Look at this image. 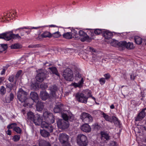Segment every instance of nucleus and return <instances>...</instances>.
<instances>
[{"instance_id": "1", "label": "nucleus", "mask_w": 146, "mask_h": 146, "mask_svg": "<svg viewBox=\"0 0 146 146\" xmlns=\"http://www.w3.org/2000/svg\"><path fill=\"white\" fill-rule=\"evenodd\" d=\"M65 113L61 115L63 119L58 120L57 124L59 128L64 129H67L69 126V123L68 120L72 121L74 119V116L72 114L68 112L65 111Z\"/></svg>"}, {"instance_id": "7", "label": "nucleus", "mask_w": 146, "mask_h": 146, "mask_svg": "<svg viewBox=\"0 0 146 146\" xmlns=\"http://www.w3.org/2000/svg\"><path fill=\"white\" fill-rule=\"evenodd\" d=\"M50 91V94L54 98H58L61 96V95L59 93H60L59 88L56 85L54 84L49 87Z\"/></svg>"}, {"instance_id": "42", "label": "nucleus", "mask_w": 146, "mask_h": 146, "mask_svg": "<svg viewBox=\"0 0 146 146\" xmlns=\"http://www.w3.org/2000/svg\"><path fill=\"white\" fill-rule=\"evenodd\" d=\"M61 36L60 33L58 31L55 32L52 34V37L55 38H57Z\"/></svg>"}, {"instance_id": "64", "label": "nucleus", "mask_w": 146, "mask_h": 146, "mask_svg": "<svg viewBox=\"0 0 146 146\" xmlns=\"http://www.w3.org/2000/svg\"><path fill=\"white\" fill-rule=\"evenodd\" d=\"M5 69H3L2 70L1 72V74L2 75L5 74Z\"/></svg>"}, {"instance_id": "38", "label": "nucleus", "mask_w": 146, "mask_h": 146, "mask_svg": "<svg viewBox=\"0 0 146 146\" xmlns=\"http://www.w3.org/2000/svg\"><path fill=\"white\" fill-rule=\"evenodd\" d=\"M6 89L4 86H2L0 88V94L2 96H3L6 93Z\"/></svg>"}, {"instance_id": "48", "label": "nucleus", "mask_w": 146, "mask_h": 146, "mask_svg": "<svg viewBox=\"0 0 146 146\" xmlns=\"http://www.w3.org/2000/svg\"><path fill=\"white\" fill-rule=\"evenodd\" d=\"M17 125V124L15 123H12L9 125L7 126V128L8 129H12L13 128H14L15 127V126H16Z\"/></svg>"}, {"instance_id": "36", "label": "nucleus", "mask_w": 146, "mask_h": 146, "mask_svg": "<svg viewBox=\"0 0 146 146\" xmlns=\"http://www.w3.org/2000/svg\"><path fill=\"white\" fill-rule=\"evenodd\" d=\"M125 48L128 49H133L134 48V46L132 42L127 43L126 42Z\"/></svg>"}, {"instance_id": "16", "label": "nucleus", "mask_w": 146, "mask_h": 146, "mask_svg": "<svg viewBox=\"0 0 146 146\" xmlns=\"http://www.w3.org/2000/svg\"><path fill=\"white\" fill-rule=\"evenodd\" d=\"M126 42L125 41H120L119 42L117 43L116 41L113 42L111 43V45L113 46L116 45V44L117 43V45L121 48L122 50H123L126 47Z\"/></svg>"}, {"instance_id": "63", "label": "nucleus", "mask_w": 146, "mask_h": 146, "mask_svg": "<svg viewBox=\"0 0 146 146\" xmlns=\"http://www.w3.org/2000/svg\"><path fill=\"white\" fill-rule=\"evenodd\" d=\"M6 133L8 135H11V131L9 129L7 131Z\"/></svg>"}, {"instance_id": "27", "label": "nucleus", "mask_w": 146, "mask_h": 146, "mask_svg": "<svg viewBox=\"0 0 146 146\" xmlns=\"http://www.w3.org/2000/svg\"><path fill=\"white\" fill-rule=\"evenodd\" d=\"M41 36L42 38L48 37L50 38L52 37V34L49 32L46 31L43 33L41 34Z\"/></svg>"}, {"instance_id": "28", "label": "nucleus", "mask_w": 146, "mask_h": 146, "mask_svg": "<svg viewBox=\"0 0 146 146\" xmlns=\"http://www.w3.org/2000/svg\"><path fill=\"white\" fill-rule=\"evenodd\" d=\"M52 72L53 74H54L58 76H60V74H59L56 68L55 67H52L48 68Z\"/></svg>"}, {"instance_id": "31", "label": "nucleus", "mask_w": 146, "mask_h": 146, "mask_svg": "<svg viewBox=\"0 0 146 146\" xmlns=\"http://www.w3.org/2000/svg\"><path fill=\"white\" fill-rule=\"evenodd\" d=\"M7 48V44H0V53L5 50Z\"/></svg>"}, {"instance_id": "20", "label": "nucleus", "mask_w": 146, "mask_h": 146, "mask_svg": "<svg viewBox=\"0 0 146 146\" xmlns=\"http://www.w3.org/2000/svg\"><path fill=\"white\" fill-rule=\"evenodd\" d=\"M27 114V121H29L31 123L33 121L35 115H34L33 113L31 111L28 112Z\"/></svg>"}, {"instance_id": "62", "label": "nucleus", "mask_w": 146, "mask_h": 146, "mask_svg": "<svg viewBox=\"0 0 146 146\" xmlns=\"http://www.w3.org/2000/svg\"><path fill=\"white\" fill-rule=\"evenodd\" d=\"M135 77L134 74H131L130 76V78L132 80H134L135 79Z\"/></svg>"}, {"instance_id": "22", "label": "nucleus", "mask_w": 146, "mask_h": 146, "mask_svg": "<svg viewBox=\"0 0 146 146\" xmlns=\"http://www.w3.org/2000/svg\"><path fill=\"white\" fill-rule=\"evenodd\" d=\"M40 133L41 135L44 137H49L50 135V132L48 131L45 129L40 130Z\"/></svg>"}, {"instance_id": "47", "label": "nucleus", "mask_w": 146, "mask_h": 146, "mask_svg": "<svg viewBox=\"0 0 146 146\" xmlns=\"http://www.w3.org/2000/svg\"><path fill=\"white\" fill-rule=\"evenodd\" d=\"M87 33H88V36H89V41L88 42H90L91 41V40L93 38L92 37L94 35V33L92 32L91 31H88L87 32Z\"/></svg>"}, {"instance_id": "34", "label": "nucleus", "mask_w": 146, "mask_h": 146, "mask_svg": "<svg viewBox=\"0 0 146 146\" xmlns=\"http://www.w3.org/2000/svg\"><path fill=\"white\" fill-rule=\"evenodd\" d=\"M135 42L137 44H141L142 43V38L140 37L137 36L134 37Z\"/></svg>"}, {"instance_id": "50", "label": "nucleus", "mask_w": 146, "mask_h": 146, "mask_svg": "<svg viewBox=\"0 0 146 146\" xmlns=\"http://www.w3.org/2000/svg\"><path fill=\"white\" fill-rule=\"evenodd\" d=\"M94 126V128L97 130H99L100 129L101 127V126L100 125H99L98 123H95L93 125Z\"/></svg>"}, {"instance_id": "2", "label": "nucleus", "mask_w": 146, "mask_h": 146, "mask_svg": "<svg viewBox=\"0 0 146 146\" xmlns=\"http://www.w3.org/2000/svg\"><path fill=\"white\" fill-rule=\"evenodd\" d=\"M28 94L27 92L24 91L22 88L19 90L17 93V97L18 99L21 102H24V106H31L33 104L29 102H27V101H29L31 100V99H28L27 98Z\"/></svg>"}, {"instance_id": "25", "label": "nucleus", "mask_w": 146, "mask_h": 146, "mask_svg": "<svg viewBox=\"0 0 146 146\" xmlns=\"http://www.w3.org/2000/svg\"><path fill=\"white\" fill-rule=\"evenodd\" d=\"M100 133L102 139H105L107 141L110 140V136L106 132L103 131H101Z\"/></svg>"}, {"instance_id": "18", "label": "nucleus", "mask_w": 146, "mask_h": 146, "mask_svg": "<svg viewBox=\"0 0 146 146\" xmlns=\"http://www.w3.org/2000/svg\"><path fill=\"white\" fill-rule=\"evenodd\" d=\"M103 35L106 39L111 38L113 36L112 33L108 30H103Z\"/></svg>"}, {"instance_id": "11", "label": "nucleus", "mask_w": 146, "mask_h": 146, "mask_svg": "<svg viewBox=\"0 0 146 146\" xmlns=\"http://www.w3.org/2000/svg\"><path fill=\"white\" fill-rule=\"evenodd\" d=\"M63 104L60 102H58L56 103L55 107L54 109V111L55 113H61V114L65 113V111H65L64 112L62 113V112L64 111Z\"/></svg>"}, {"instance_id": "29", "label": "nucleus", "mask_w": 146, "mask_h": 146, "mask_svg": "<svg viewBox=\"0 0 146 146\" xmlns=\"http://www.w3.org/2000/svg\"><path fill=\"white\" fill-rule=\"evenodd\" d=\"M5 86L7 89V92H9L12 90L14 84L11 83H7L5 84Z\"/></svg>"}, {"instance_id": "43", "label": "nucleus", "mask_w": 146, "mask_h": 146, "mask_svg": "<svg viewBox=\"0 0 146 146\" xmlns=\"http://www.w3.org/2000/svg\"><path fill=\"white\" fill-rule=\"evenodd\" d=\"M22 71L21 70H19L16 74L15 77V84L16 83L18 78L19 77V76L22 73Z\"/></svg>"}, {"instance_id": "19", "label": "nucleus", "mask_w": 146, "mask_h": 146, "mask_svg": "<svg viewBox=\"0 0 146 146\" xmlns=\"http://www.w3.org/2000/svg\"><path fill=\"white\" fill-rule=\"evenodd\" d=\"M81 129L82 131L86 133L89 132L91 131L90 127L87 123L82 125L81 127Z\"/></svg>"}, {"instance_id": "17", "label": "nucleus", "mask_w": 146, "mask_h": 146, "mask_svg": "<svg viewBox=\"0 0 146 146\" xmlns=\"http://www.w3.org/2000/svg\"><path fill=\"white\" fill-rule=\"evenodd\" d=\"M145 110H146L145 108L139 113L135 119L136 121H140L144 118L145 116Z\"/></svg>"}, {"instance_id": "56", "label": "nucleus", "mask_w": 146, "mask_h": 146, "mask_svg": "<svg viewBox=\"0 0 146 146\" xmlns=\"http://www.w3.org/2000/svg\"><path fill=\"white\" fill-rule=\"evenodd\" d=\"M39 46V44H35V45H29V47L31 48H36L38 47Z\"/></svg>"}, {"instance_id": "6", "label": "nucleus", "mask_w": 146, "mask_h": 146, "mask_svg": "<svg viewBox=\"0 0 146 146\" xmlns=\"http://www.w3.org/2000/svg\"><path fill=\"white\" fill-rule=\"evenodd\" d=\"M63 76L66 81H72L74 79L73 74L72 70L67 68L63 72Z\"/></svg>"}, {"instance_id": "52", "label": "nucleus", "mask_w": 146, "mask_h": 146, "mask_svg": "<svg viewBox=\"0 0 146 146\" xmlns=\"http://www.w3.org/2000/svg\"><path fill=\"white\" fill-rule=\"evenodd\" d=\"M47 142L44 141H40L39 142V146H45L46 145Z\"/></svg>"}, {"instance_id": "9", "label": "nucleus", "mask_w": 146, "mask_h": 146, "mask_svg": "<svg viewBox=\"0 0 146 146\" xmlns=\"http://www.w3.org/2000/svg\"><path fill=\"white\" fill-rule=\"evenodd\" d=\"M44 119L50 123H53L54 122L55 118L53 114L47 111H45L43 114Z\"/></svg>"}, {"instance_id": "37", "label": "nucleus", "mask_w": 146, "mask_h": 146, "mask_svg": "<svg viewBox=\"0 0 146 146\" xmlns=\"http://www.w3.org/2000/svg\"><path fill=\"white\" fill-rule=\"evenodd\" d=\"M40 28V27H32L31 28H30L29 27H20L16 29V31L17 30H19L20 29H38Z\"/></svg>"}, {"instance_id": "41", "label": "nucleus", "mask_w": 146, "mask_h": 146, "mask_svg": "<svg viewBox=\"0 0 146 146\" xmlns=\"http://www.w3.org/2000/svg\"><path fill=\"white\" fill-rule=\"evenodd\" d=\"M79 31V30L77 29L72 30L71 33L72 35V37H76V36L78 35Z\"/></svg>"}, {"instance_id": "60", "label": "nucleus", "mask_w": 146, "mask_h": 146, "mask_svg": "<svg viewBox=\"0 0 146 146\" xmlns=\"http://www.w3.org/2000/svg\"><path fill=\"white\" fill-rule=\"evenodd\" d=\"M44 66H49L51 65V64L49 63L48 62H46L44 63Z\"/></svg>"}, {"instance_id": "30", "label": "nucleus", "mask_w": 146, "mask_h": 146, "mask_svg": "<svg viewBox=\"0 0 146 146\" xmlns=\"http://www.w3.org/2000/svg\"><path fill=\"white\" fill-rule=\"evenodd\" d=\"M89 116H87L84 120L83 122L85 123H89L92 122L93 120L92 117L90 114H89Z\"/></svg>"}, {"instance_id": "32", "label": "nucleus", "mask_w": 146, "mask_h": 146, "mask_svg": "<svg viewBox=\"0 0 146 146\" xmlns=\"http://www.w3.org/2000/svg\"><path fill=\"white\" fill-rule=\"evenodd\" d=\"M62 36L64 38L67 39H70L72 38V33L70 32H67L64 33Z\"/></svg>"}, {"instance_id": "5", "label": "nucleus", "mask_w": 146, "mask_h": 146, "mask_svg": "<svg viewBox=\"0 0 146 146\" xmlns=\"http://www.w3.org/2000/svg\"><path fill=\"white\" fill-rule=\"evenodd\" d=\"M87 91L86 93H78L76 96L75 98L76 100L78 102L86 104L87 102L88 99L89 98L87 94Z\"/></svg>"}, {"instance_id": "53", "label": "nucleus", "mask_w": 146, "mask_h": 146, "mask_svg": "<svg viewBox=\"0 0 146 146\" xmlns=\"http://www.w3.org/2000/svg\"><path fill=\"white\" fill-rule=\"evenodd\" d=\"M87 94L88 95V97H89V98L90 97H91L92 99H93L95 101V100H96L95 98L94 97L92 96L91 94V92L90 91L87 90Z\"/></svg>"}, {"instance_id": "40", "label": "nucleus", "mask_w": 146, "mask_h": 146, "mask_svg": "<svg viewBox=\"0 0 146 146\" xmlns=\"http://www.w3.org/2000/svg\"><path fill=\"white\" fill-rule=\"evenodd\" d=\"M89 114L84 112L82 113L80 115V118L82 119L83 121L85 119V118L87 116H89Z\"/></svg>"}, {"instance_id": "26", "label": "nucleus", "mask_w": 146, "mask_h": 146, "mask_svg": "<svg viewBox=\"0 0 146 146\" xmlns=\"http://www.w3.org/2000/svg\"><path fill=\"white\" fill-rule=\"evenodd\" d=\"M36 102L37 103L36 107L37 110L38 111H41L44 108L43 103L39 100Z\"/></svg>"}, {"instance_id": "15", "label": "nucleus", "mask_w": 146, "mask_h": 146, "mask_svg": "<svg viewBox=\"0 0 146 146\" xmlns=\"http://www.w3.org/2000/svg\"><path fill=\"white\" fill-rule=\"evenodd\" d=\"M30 97L31 98H29V99H31V100L29 101H27V102H31V101H33L34 102H37L38 100V99L39 98L38 94L35 92H31L30 94Z\"/></svg>"}, {"instance_id": "46", "label": "nucleus", "mask_w": 146, "mask_h": 146, "mask_svg": "<svg viewBox=\"0 0 146 146\" xmlns=\"http://www.w3.org/2000/svg\"><path fill=\"white\" fill-rule=\"evenodd\" d=\"M103 30H102L101 29H96L94 30V33L97 35H99L102 33H103Z\"/></svg>"}, {"instance_id": "10", "label": "nucleus", "mask_w": 146, "mask_h": 146, "mask_svg": "<svg viewBox=\"0 0 146 146\" xmlns=\"http://www.w3.org/2000/svg\"><path fill=\"white\" fill-rule=\"evenodd\" d=\"M78 35L80 36V38L82 42L85 41H89V36L86 33L84 32L82 30H79L78 31Z\"/></svg>"}, {"instance_id": "54", "label": "nucleus", "mask_w": 146, "mask_h": 146, "mask_svg": "<svg viewBox=\"0 0 146 146\" xmlns=\"http://www.w3.org/2000/svg\"><path fill=\"white\" fill-rule=\"evenodd\" d=\"M23 30V29H21L20 30H17V31H19V32L20 33V34L21 36H23L25 35V31H24V30ZM15 31H17L16 29L15 30Z\"/></svg>"}, {"instance_id": "55", "label": "nucleus", "mask_w": 146, "mask_h": 146, "mask_svg": "<svg viewBox=\"0 0 146 146\" xmlns=\"http://www.w3.org/2000/svg\"><path fill=\"white\" fill-rule=\"evenodd\" d=\"M104 76L105 77V79L106 80H108L110 78L111 76L109 73L105 74L104 75Z\"/></svg>"}, {"instance_id": "61", "label": "nucleus", "mask_w": 146, "mask_h": 146, "mask_svg": "<svg viewBox=\"0 0 146 146\" xmlns=\"http://www.w3.org/2000/svg\"><path fill=\"white\" fill-rule=\"evenodd\" d=\"M62 146H70V143L68 142L62 144Z\"/></svg>"}, {"instance_id": "24", "label": "nucleus", "mask_w": 146, "mask_h": 146, "mask_svg": "<svg viewBox=\"0 0 146 146\" xmlns=\"http://www.w3.org/2000/svg\"><path fill=\"white\" fill-rule=\"evenodd\" d=\"M84 81L83 78H82L77 83H72L71 85L73 86L75 88L79 87L80 88L82 87L84 83Z\"/></svg>"}, {"instance_id": "59", "label": "nucleus", "mask_w": 146, "mask_h": 146, "mask_svg": "<svg viewBox=\"0 0 146 146\" xmlns=\"http://www.w3.org/2000/svg\"><path fill=\"white\" fill-rule=\"evenodd\" d=\"M76 77H78L79 78H81V79L82 78V76H81V74L79 73H78V74H76Z\"/></svg>"}, {"instance_id": "23", "label": "nucleus", "mask_w": 146, "mask_h": 146, "mask_svg": "<svg viewBox=\"0 0 146 146\" xmlns=\"http://www.w3.org/2000/svg\"><path fill=\"white\" fill-rule=\"evenodd\" d=\"M14 98V94L12 93H11L9 96V97H7L6 96L5 97V102L7 103H9L11 101H12Z\"/></svg>"}, {"instance_id": "58", "label": "nucleus", "mask_w": 146, "mask_h": 146, "mask_svg": "<svg viewBox=\"0 0 146 146\" xmlns=\"http://www.w3.org/2000/svg\"><path fill=\"white\" fill-rule=\"evenodd\" d=\"M110 146H117L115 142H112L110 144Z\"/></svg>"}, {"instance_id": "33", "label": "nucleus", "mask_w": 146, "mask_h": 146, "mask_svg": "<svg viewBox=\"0 0 146 146\" xmlns=\"http://www.w3.org/2000/svg\"><path fill=\"white\" fill-rule=\"evenodd\" d=\"M102 115L104 119L107 121H109L111 123L112 122V121L111 120L110 117L108 115L106 114V113L103 112Z\"/></svg>"}, {"instance_id": "57", "label": "nucleus", "mask_w": 146, "mask_h": 146, "mask_svg": "<svg viewBox=\"0 0 146 146\" xmlns=\"http://www.w3.org/2000/svg\"><path fill=\"white\" fill-rule=\"evenodd\" d=\"M41 87L43 89H46L47 87V86L45 84H41L40 85Z\"/></svg>"}, {"instance_id": "49", "label": "nucleus", "mask_w": 146, "mask_h": 146, "mask_svg": "<svg viewBox=\"0 0 146 146\" xmlns=\"http://www.w3.org/2000/svg\"><path fill=\"white\" fill-rule=\"evenodd\" d=\"M15 79V78L14 76L13 75L10 76L8 78L9 81L11 82H13Z\"/></svg>"}, {"instance_id": "39", "label": "nucleus", "mask_w": 146, "mask_h": 146, "mask_svg": "<svg viewBox=\"0 0 146 146\" xmlns=\"http://www.w3.org/2000/svg\"><path fill=\"white\" fill-rule=\"evenodd\" d=\"M21 45L18 43L13 44L11 46V49H19L21 48Z\"/></svg>"}, {"instance_id": "12", "label": "nucleus", "mask_w": 146, "mask_h": 146, "mask_svg": "<svg viewBox=\"0 0 146 146\" xmlns=\"http://www.w3.org/2000/svg\"><path fill=\"white\" fill-rule=\"evenodd\" d=\"M52 123H48L45 121H44L41 124V127L45 128V129L50 133L53 132L54 129V126Z\"/></svg>"}, {"instance_id": "35", "label": "nucleus", "mask_w": 146, "mask_h": 146, "mask_svg": "<svg viewBox=\"0 0 146 146\" xmlns=\"http://www.w3.org/2000/svg\"><path fill=\"white\" fill-rule=\"evenodd\" d=\"M111 118L112 122L114 123L115 125H119L120 122L117 118L115 116H112Z\"/></svg>"}, {"instance_id": "44", "label": "nucleus", "mask_w": 146, "mask_h": 146, "mask_svg": "<svg viewBox=\"0 0 146 146\" xmlns=\"http://www.w3.org/2000/svg\"><path fill=\"white\" fill-rule=\"evenodd\" d=\"M20 138V135H15L13 137L12 139L15 142H17L19 140Z\"/></svg>"}, {"instance_id": "45", "label": "nucleus", "mask_w": 146, "mask_h": 146, "mask_svg": "<svg viewBox=\"0 0 146 146\" xmlns=\"http://www.w3.org/2000/svg\"><path fill=\"white\" fill-rule=\"evenodd\" d=\"M13 129L18 134H21V133L22 130L18 127H15Z\"/></svg>"}, {"instance_id": "13", "label": "nucleus", "mask_w": 146, "mask_h": 146, "mask_svg": "<svg viewBox=\"0 0 146 146\" xmlns=\"http://www.w3.org/2000/svg\"><path fill=\"white\" fill-rule=\"evenodd\" d=\"M69 136L65 133H60L58 139L61 144L66 143L68 142Z\"/></svg>"}, {"instance_id": "4", "label": "nucleus", "mask_w": 146, "mask_h": 146, "mask_svg": "<svg viewBox=\"0 0 146 146\" xmlns=\"http://www.w3.org/2000/svg\"><path fill=\"white\" fill-rule=\"evenodd\" d=\"M76 141L77 144L79 146H86L88 143V140L87 137L82 134H80L78 135Z\"/></svg>"}, {"instance_id": "51", "label": "nucleus", "mask_w": 146, "mask_h": 146, "mask_svg": "<svg viewBox=\"0 0 146 146\" xmlns=\"http://www.w3.org/2000/svg\"><path fill=\"white\" fill-rule=\"evenodd\" d=\"M99 81L100 84L102 85H103L105 84L106 80L104 78H102L100 79Z\"/></svg>"}, {"instance_id": "14", "label": "nucleus", "mask_w": 146, "mask_h": 146, "mask_svg": "<svg viewBox=\"0 0 146 146\" xmlns=\"http://www.w3.org/2000/svg\"><path fill=\"white\" fill-rule=\"evenodd\" d=\"M42 117L39 115H35L33 121L31 123H34L36 125H40L41 127V124L44 121H42Z\"/></svg>"}, {"instance_id": "8", "label": "nucleus", "mask_w": 146, "mask_h": 146, "mask_svg": "<svg viewBox=\"0 0 146 146\" xmlns=\"http://www.w3.org/2000/svg\"><path fill=\"white\" fill-rule=\"evenodd\" d=\"M37 74L36 77V79L39 82H42L46 78V74L42 69L37 70Z\"/></svg>"}, {"instance_id": "3", "label": "nucleus", "mask_w": 146, "mask_h": 146, "mask_svg": "<svg viewBox=\"0 0 146 146\" xmlns=\"http://www.w3.org/2000/svg\"><path fill=\"white\" fill-rule=\"evenodd\" d=\"M0 38L6 40H9L12 38L14 39H21V38L18 34H15L12 33V32H11L0 34Z\"/></svg>"}, {"instance_id": "21", "label": "nucleus", "mask_w": 146, "mask_h": 146, "mask_svg": "<svg viewBox=\"0 0 146 146\" xmlns=\"http://www.w3.org/2000/svg\"><path fill=\"white\" fill-rule=\"evenodd\" d=\"M41 98L43 100H45L49 97V95L45 91H42L40 93Z\"/></svg>"}]
</instances>
